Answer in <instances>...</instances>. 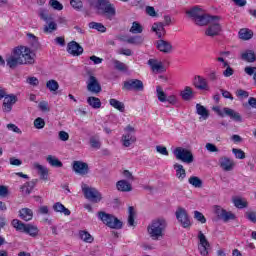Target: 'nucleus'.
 Masks as SVG:
<instances>
[{"instance_id": "obj_23", "label": "nucleus", "mask_w": 256, "mask_h": 256, "mask_svg": "<svg viewBox=\"0 0 256 256\" xmlns=\"http://www.w3.org/2000/svg\"><path fill=\"white\" fill-rule=\"evenodd\" d=\"M219 166L223 171H233L235 167V162L227 156H222L219 158Z\"/></svg>"}, {"instance_id": "obj_53", "label": "nucleus", "mask_w": 256, "mask_h": 256, "mask_svg": "<svg viewBox=\"0 0 256 256\" xmlns=\"http://www.w3.org/2000/svg\"><path fill=\"white\" fill-rule=\"evenodd\" d=\"M194 219H196V221H199L202 224L207 223V219L205 218V215H203V213L197 210L194 211Z\"/></svg>"}, {"instance_id": "obj_16", "label": "nucleus", "mask_w": 256, "mask_h": 256, "mask_svg": "<svg viewBox=\"0 0 256 256\" xmlns=\"http://www.w3.org/2000/svg\"><path fill=\"white\" fill-rule=\"evenodd\" d=\"M176 219L181 223L182 227L184 229H188V227H191V220L189 219V214H187V210L185 208L179 207L176 210Z\"/></svg>"}, {"instance_id": "obj_14", "label": "nucleus", "mask_w": 256, "mask_h": 256, "mask_svg": "<svg viewBox=\"0 0 256 256\" xmlns=\"http://www.w3.org/2000/svg\"><path fill=\"white\" fill-rule=\"evenodd\" d=\"M214 213L218 219L227 223L229 221H235L237 217L232 212L223 209L221 206H215Z\"/></svg>"}, {"instance_id": "obj_25", "label": "nucleus", "mask_w": 256, "mask_h": 256, "mask_svg": "<svg viewBox=\"0 0 256 256\" xmlns=\"http://www.w3.org/2000/svg\"><path fill=\"white\" fill-rule=\"evenodd\" d=\"M194 87L200 91H209V85L207 84V79L198 75L194 77Z\"/></svg>"}, {"instance_id": "obj_3", "label": "nucleus", "mask_w": 256, "mask_h": 256, "mask_svg": "<svg viewBox=\"0 0 256 256\" xmlns=\"http://www.w3.org/2000/svg\"><path fill=\"white\" fill-rule=\"evenodd\" d=\"M96 7L102 17H106L109 21H113V18L117 15L115 6L109 0H97Z\"/></svg>"}, {"instance_id": "obj_56", "label": "nucleus", "mask_w": 256, "mask_h": 256, "mask_svg": "<svg viewBox=\"0 0 256 256\" xmlns=\"http://www.w3.org/2000/svg\"><path fill=\"white\" fill-rule=\"evenodd\" d=\"M245 218L250 221L251 223H256V212L249 211L245 213Z\"/></svg>"}, {"instance_id": "obj_52", "label": "nucleus", "mask_w": 256, "mask_h": 256, "mask_svg": "<svg viewBox=\"0 0 256 256\" xmlns=\"http://www.w3.org/2000/svg\"><path fill=\"white\" fill-rule=\"evenodd\" d=\"M70 5L76 11H81V9H83V2L81 0H70Z\"/></svg>"}, {"instance_id": "obj_35", "label": "nucleus", "mask_w": 256, "mask_h": 256, "mask_svg": "<svg viewBox=\"0 0 256 256\" xmlns=\"http://www.w3.org/2000/svg\"><path fill=\"white\" fill-rule=\"evenodd\" d=\"M20 218L23 219V221H31L33 219V210L29 208H22L19 211Z\"/></svg>"}, {"instance_id": "obj_11", "label": "nucleus", "mask_w": 256, "mask_h": 256, "mask_svg": "<svg viewBox=\"0 0 256 256\" xmlns=\"http://www.w3.org/2000/svg\"><path fill=\"white\" fill-rule=\"evenodd\" d=\"M198 251L200 255L207 256L209 255V250L211 249V244L209 243V240H207V236L203 233V231L198 232Z\"/></svg>"}, {"instance_id": "obj_27", "label": "nucleus", "mask_w": 256, "mask_h": 256, "mask_svg": "<svg viewBox=\"0 0 256 256\" xmlns=\"http://www.w3.org/2000/svg\"><path fill=\"white\" fill-rule=\"evenodd\" d=\"M116 189L122 193H129V191H133V186L127 180H119L116 183Z\"/></svg>"}, {"instance_id": "obj_43", "label": "nucleus", "mask_w": 256, "mask_h": 256, "mask_svg": "<svg viewBox=\"0 0 256 256\" xmlns=\"http://www.w3.org/2000/svg\"><path fill=\"white\" fill-rule=\"evenodd\" d=\"M79 237L85 243H93V236H91V234L88 231H79Z\"/></svg>"}, {"instance_id": "obj_6", "label": "nucleus", "mask_w": 256, "mask_h": 256, "mask_svg": "<svg viewBox=\"0 0 256 256\" xmlns=\"http://www.w3.org/2000/svg\"><path fill=\"white\" fill-rule=\"evenodd\" d=\"M82 193L88 201L91 203H101V199H103V195L97 188L90 187L89 185L82 183L81 184Z\"/></svg>"}, {"instance_id": "obj_37", "label": "nucleus", "mask_w": 256, "mask_h": 256, "mask_svg": "<svg viewBox=\"0 0 256 256\" xmlns=\"http://www.w3.org/2000/svg\"><path fill=\"white\" fill-rule=\"evenodd\" d=\"M112 63L114 65V69H116V71H120L121 73H127V71H129V67L125 63H123L117 59H113Z\"/></svg>"}, {"instance_id": "obj_34", "label": "nucleus", "mask_w": 256, "mask_h": 256, "mask_svg": "<svg viewBox=\"0 0 256 256\" xmlns=\"http://www.w3.org/2000/svg\"><path fill=\"white\" fill-rule=\"evenodd\" d=\"M53 209L56 211V213H63L66 216L71 215V210L66 208L65 205H63L61 202H56L53 205Z\"/></svg>"}, {"instance_id": "obj_46", "label": "nucleus", "mask_w": 256, "mask_h": 256, "mask_svg": "<svg viewBox=\"0 0 256 256\" xmlns=\"http://www.w3.org/2000/svg\"><path fill=\"white\" fill-rule=\"evenodd\" d=\"M128 225L130 227H135V209L133 208V206H130L128 208Z\"/></svg>"}, {"instance_id": "obj_5", "label": "nucleus", "mask_w": 256, "mask_h": 256, "mask_svg": "<svg viewBox=\"0 0 256 256\" xmlns=\"http://www.w3.org/2000/svg\"><path fill=\"white\" fill-rule=\"evenodd\" d=\"M97 217L102 221V223H104V225L110 227V229H121L123 227V222L112 214L99 211L97 213Z\"/></svg>"}, {"instance_id": "obj_41", "label": "nucleus", "mask_w": 256, "mask_h": 256, "mask_svg": "<svg viewBox=\"0 0 256 256\" xmlns=\"http://www.w3.org/2000/svg\"><path fill=\"white\" fill-rule=\"evenodd\" d=\"M196 113L203 117V119H209V111L201 104H196Z\"/></svg>"}, {"instance_id": "obj_64", "label": "nucleus", "mask_w": 256, "mask_h": 256, "mask_svg": "<svg viewBox=\"0 0 256 256\" xmlns=\"http://www.w3.org/2000/svg\"><path fill=\"white\" fill-rule=\"evenodd\" d=\"M177 96L175 95H170L166 98V102L169 103L170 105H177Z\"/></svg>"}, {"instance_id": "obj_18", "label": "nucleus", "mask_w": 256, "mask_h": 256, "mask_svg": "<svg viewBox=\"0 0 256 256\" xmlns=\"http://www.w3.org/2000/svg\"><path fill=\"white\" fill-rule=\"evenodd\" d=\"M156 49L165 55H169V53H173V44L167 40L160 39L156 41Z\"/></svg>"}, {"instance_id": "obj_61", "label": "nucleus", "mask_w": 256, "mask_h": 256, "mask_svg": "<svg viewBox=\"0 0 256 256\" xmlns=\"http://www.w3.org/2000/svg\"><path fill=\"white\" fill-rule=\"evenodd\" d=\"M9 195V188L5 185H0V197H7Z\"/></svg>"}, {"instance_id": "obj_40", "label": "nucleus", "mask_w": 256, "mask_h": 256, "mask_svg": "<svg viewBox=\"0 0 256 256\" xmlns=\"http://www.w3.org/2000/svg\"><path fill=\"white\" fill-rule=\"evenodd\" d=\"M188 183H190V185H192V187H195L196 189H201V187H203V180H201V178L197 176H191L188 179Z\"/></svg>"}, {"instance_id": "obj_9", "label": "nucleus", "mask_w": 256, "mask_h": 256, "mask_svg": "<svg viewBox=\"0 0 256 256\" xmlns=\"http://www.w3.org/2000/svg\"><path fill=\"white\" fill-rule=\"evenodd\" d=\"M173 155L178 161H182V163H186L187 165H191V163L195 161L193 152L187 148L176 147L173 151Z\"/></svg>"}, {"instance_id": "obj_31", "label": "nucleus", "mask_w": 256, "mask_h": 256, "mask_svg": "<svg viewBox=\"0 0 256 256\" xmlns=\"http://www.w3.org/2000/svg\"><path fill=\"white\" fill-rule=\"evenodd\" d=\"M242 61H246V63H255L256 55L253 50H246L241 54Z\"/></svg>"}, {"instance_id": "obj_38", "label": "nucleus", "mask_w": 256, "mask_h": 256, "mask_svg": "<svg viewBox=\"0 0 256 256\" xmlns=\"http://www.w3.org/2000/svg\"><path fill=\"white\" fill-rule=\"evenodd\" d=\"M46 161L47 163H49V165H51V167H57V168L63 167V162H61V160H59L53 155H48L46 157Z\"/></svg>"}, {"instance_id": "obj_36", "label": "nucleus", "mask_w": 256, "mask_h": 256, "mask_svg": "<svg viewBox=\"0 0 256 256\" xmlns=\"http://www.w3.org/2000/svg\"><path fill=\"white\" fill-rule=\"evenodd\" d=\"M109 103L111 105V107H114V109H117V111H120V113H125V103L112 98L109 100Z\"/></svg>"}, {"instance_id": "obj_39", "label": "nucleus", "mask_w": 256, "mask_h": 256, "mask_svg": "<svg viewBox=\"0 0 256 256\" xmlns=\"http://www.w3.org/2000/svg\"><path fill=\"white\" fill-rule=\"evenodd\" d=\"M87 103L90 105V107H92V109H101V99L95 96L88 97Z\"/></svg>"}, {"instance_id": "obj_20", "label": "nucleus", "mask_w": 256, "mask_h": 256, "mask_svg": "<svg viewBox=\"0 0 256 256\" xmlns=\"http://www.w3.org/2000/svg\"><path fill=\"white\" fill-rule=\"evenodd\" d=\"M17 103V96L14 94L6 95L3 102V111L5 113H11L13 105Z\"/></svg>"}, {"instance_id": "obj_59", "label": "nucleus", "mask_w": 256, "mask_h": 256, "mask_svg": "<svg viewBox=\"0 0 256 256\" xmlns=\"http://www.w3.org/2000/svg\"><path fill=\"white\" fill-rule=\"evenodd\" d=\"M156 151L157 153H160V155H165V156L169 155V151L165 146H161V145L156 146Z\"/></svg>"}, {"instance_id": "obj_48", "label": "nucleus", "mask_w": 256, "mask_h": 256, "mask_svg": "<svg viewBox=\"0 0 256 256\" xmlns=\"http://www.w3.org/2000/svg\"><path fill=\"white\" fill-rule=\"evenodd\" d=\"M130 33H133L134 35L143 33V26H141L139 22H133L132 27L130 28Z\"/></svg>"}, {"instance_id": "obj_4", "label": "nucleus", "mask_w": 256, "mask_h": 256, "mask_svg": "<svg viewBox=\"0 0 256 256\" xmlns=\"http://www.w3.org/2000/svg\"><path fill=\"white\" fill-rule=\"evenodd\" d=\"M12 226L16 231H20V233H26V235H30V237H37L39 235V228L33 224H25L19 219L12 220Z\"/></svg>"}, {"instance_id": "obj_51", "label": "nucleus", "mask_w": 256, "mask_h": 256, "mask_svg": "<svg viewBox=\"0 0 256 256\" xmlns=\"http://www.w3.org/2000/svg\"><path fill=\"white\" fill-rule=\"evenodd\" d=\"M49 5L50 7H52V9H55L56 11H63V4H61V2L57 0H50Z\"/></svg>"}, {"instance_id": "obj_24", "label": "nucleus", "mask_w": 256, "mask_h": 256, "mask_svg": "<svg viewBox=\"0 0 256 256\" xmlns=\"http://www.w3.org/2000/svg\"><path fill=\"white\" fill-rule=\"evenodd\" d=\"M33 169L38 172V175H40V179H42L43 181H47L49 179V169H47L46 166L34 162Z\"/></svg>"}, {"instance_id": "obj_8", "label": "nucleus", "mask_w": 256, "mask_h": 256, "mask_svg": "<svg viewBox=\"0 0 256 256\" xmlns=\"http://www.w3.org/2000/svg\"><path fill=\"white\" fill-rule=\"evenodd\" d=\"M221 16H211L208 18L207 25L208 28L205 31L207 37H217L221 33Z\"/></svg>"}, {"instance_id": "obj_47", "label": "nucleus", "mask_w": 256, "mask_h": 256, "mask_svg": "<svg viewBox=\"0 0 256 256\" xmlns=\"http://www.w3.org/2000/svg\"><path fill=\"white\" fill-rule=\"evenodd\" d=\"M143 41L142 36H132L126 40V43H129V45H142Z\"/></svg>"}, {"instance_id": "obj_30", "label": "nucleus", "mask_w": 256, "mask_h": 256, "mask_svg": "<svg viewBox=\"0 0 256 256\" xmlns=\"http://www.w3.org/2000/svg\"><path fill=\"white\" fill-rule=\"evenodd\" d=\"M174 170L176 171V177L179 179V181H183L187 177V172L185 171V168L183 165L179 163H175L173 165Z\"/></svg>"}, {"instance_id": "obj_32", "label": "nucleus", "mask_w": 256, "mask_h": 256, "mask_svg": "<svg viewBox=\"0 0 256 256\" xmlns=\"http://www.w3.org/2000/svg\"><path fill=\"white\" fill-rule=\"evenodd\" d=\"M180 96L184 101H191L195 97V92L189 86H186L183 91L180 92Z\"/></svg>"}, {"instance_id": "obj_45", "label": "nucleus", "mask_w": 256, "mask_h": 256, "mask_svg": "<svg viewBox=\"0 0 256 256\" xmlns=\"http://www.w3.org/2000/svg\"><path fill=\"white\" fill-rule=\"evenodd\" d=\"M234 205L237 207V209H245L249 207V203L247 200L242 198H236L233 200Z\"/></svg>"}, {"instance_id": "obj_28", "label": "nucleus", "mask_w": 256, "mask_h": 256, "mask_svg": "<svg viewBox=\"0 0 256 256\" xmlns=\"http://www.w3.org/2000/svg\"><path fill=\"white\" fill-rule=\"evenodd\" d=\"M137 137L133 133H125L122 135V145L124 147H131L133 143H136Z\"/></svg>"}, {"instance_id": "obj_60", "label": "nucleus", "mask_w": 256, "mask_h": 256, "mask_svg": "<svg viewBox=\"0 0 256 256\" xmlns=\"http://www.w3.org/2000/svg\"><path fill=\"white\" fill-rule=\"evenodd\" d=\"M26 83L32 85V87H37V85H39V79H37V77H28Z\"/></svg>"}, {"instance_id": "obj_19", "label": "nucleus", "mask_w": 256, "mask_h": 256, "mask_svg": "<svg viewBox=\"0 0 256 256\" xmlns=\"http://www.w3.org/2000/svg\"><path fill=\"white\" fill-rule=\"evenodd\" d=\"M67 51L70 55H73V57H79L83 55V46H80V44L75 41H71L67 45Z\"/></svg>"}, {"instance_id": "obj_55", "label": "nucleus", "mask_w": 256, "mask_h": 256, "mask_svg": "<svg viewBox=\"0 0 256 256\" xmlns=\"http://www.w3.org/2000/svg\"><path fill=\"white\" fill-rule=\"evenodd\" d=\"M232 153L235 155L236 159H245V152L238 148H233Z\"/></svg>"}, {"instance_id": "obj_10", "label": "nucleus", "mask_w": 256, "mask_h": 256, "mask_svg": "<svg viewBox=\"0 0 256 256\" xmlns=\"http://www.w3.org/2000/svg\"><path fill=\"white\" fill-rule=\"evenodd\" d=\"M123 91H144L145 85L143 84V81L139 79H130L127 81H124L122 86Z\"/></svg>"}, {"instance_id": "obj_26", "label": "nucleus", "mask_w": 256, "mask_h": 256, "mask_svg": "<svg viewBox=\"0 0 256 256\" xmlns=\"http://www.w3.org/2000/svg\"><path fill=\"white\" fill-rule=\"evenodd\" d=\"M151 29L154 33H156L158 39H162L167 33L165 30V24L163 22H155Z\"/></svg>"}, {"instance_id": "obj_62", "label": "nucleus", "mask_w": 256, "mask_h": 256, "mask_svg": "<svg viewBox=\"0 0 256 256\" xmlns=\"http://www.w3.org/2000/svg\"><path fill=\"white\" fill-rule=\"evenodd\" d=\"M244 72L246 73V75H249L251 77V75H255L256 67L247 66V67L244 68Z\"/></svg>"}, {"instance_id": "obj_33", "label": "nucleus", "mask_w": 256, "mask_h": 256, "mask_svg": "<svg viewBox=\"0 0 256 256\" xmlns=\"http://www.w3.org/2000/svg\"><path fill=\"white\" fill-rule=\"evenodd\" d=\"M38 180L34 179L30 182H26L22 187L21 190L23 193H25V195H30L31 191H33V189H35V185H37Z\"/></svg>"}, {"instance_id": "obj_50", "label": "nucleus", "mask_w": 256, "mask_h": 256, "mask_svg": "<svg viewBox=\"0 0 256 256\" xmlns=\"http://www.w3.org/2000/svg\"><path fill=\"white\" fill-rule=\"evenodd\" d=\"M46 87L49 89V91H57L59 89V82L56 80H49L46 83Z\"/></svg>"}, {"instance_id": "obj_42", "label": "nucleus", "mask_w": 256, "mask_h": 256, "mask_svg": "<svg viewBox=\"0 0 256 256\" xmlns=\"http://www.w3.org/2000/svg\"><path fill=\"white\" fill-rule=\"evenodd\" d=\"M88 27L90 29H95L96 31H99V33H105L107 31V27H105L103 23H99V22H90L88 24Z\"/></svg>"}, {"instance_id": "obj_58", "label": "nucleus", "mask_w": 256, "mask_h": 256, "mask_svg": "<svg viewBox=\"0 0 256 256\" xmlns=\"http://www.w3.org/2000/svg\"><path fill=\"white\" fill-rule=\"evenodd\" d=\"M236 95L240 99H247V97H249V92H247L246 90H243V89H239L236 91Z\"/></svg>"}, {"instance_id": "obj_15", "label": "nucleus", "mask_w": 256, "mask_h": 256, "mask_svg": "<svg viewBox=\"0 0 256 256\" xmlns=\"http://www.w3.org/2000/svg\"><path fill=\"white\" fill-rule=\"evenodd\" d=\"M16 49H19V51H21L23 65H33L35 63V54L31 52V49L25 46L16 47Z\"/></svg>"}, {"instance_id": "obj_29", "label": "nucleus", "mask_w": 256, "mask_h": 256, "mask_svg": "<svg viewBox=\"0 0 256 256\" xmlns=\"http://www.w3.org/2000/svg\"><path fill=\"white\" fill-rule=\"evenodd\" d=\"M238 37L242 41H249L253 39V30L249 28H241L238 32Z\"/></svg>"}, {"instance_id": "obj_54", "label": "nucleus", "mask_w": 256, "mask_h": 256, "mask_svg": "<svg viewBox=\"0 0 256 256\" xmlns=\"http://www.w3.org/2000/svg\"><path fill=\"white\" fill-rule=\"evenodd\" d=\"M34 127L36 129H43L45 127V120L41 117H38L34 120Z\"/></svg>"}, {"instance_id": "obj_44", "label": "nucleus", "mask_w": 256, "mask_h": 256, "mask_svg": "<svg viewBox=\"0 0 256 256\" xmlns=\"http://www.w3.org/2000/svg\"><path fill=\"white\" fill-rule=\"evenodd\" d=\"M156 95L160 103H167V94L163 91V88H161V86L156 87Z\"/></svg>"}, {"instance_id": "obj_1", "label": "nucleus", "mask_w": 256, "mask_h": 256, "mask_svg": "<svg viewBox=\"0 0 256 256\" xmlns=\"http://www.w3.org/2000/svg\"><path fill=\"white\" fill-rule=\"evenodd\" d=\"M167 229V220L164 218H157L153 220L147 227V232L153 241H161Z\"/></svg>"}, {"instance_id": "obj_17", "label": "nucleus", "mask_w": 256, "mask_h": 256, "mask_svg": "<svg viewBox=\"0 0 256 256\" xmlns=\"http://www.w3.org/2000/svg\"><path fill=\"white\" fill-rule=\"evenodd\" d=\"M87 91L90 93H93L94 95L99 94L100 91H102L101 84L99 83V80L93 75H90L87 80Z\"/></svg>"}, {"instance_id": "obj_57", "label": "nucleus", "mask_w": 256, "mask_h": 256, "mask_svg": "<svg viewBox=\"0 0 256 256\" xmlns=\"http://www.w3.org/2000/svg\"><path fill=\"white\" fill-rule=\"evenodd\" d=\"M7 129L9 131H13V133H17L18 135H21V133H23V131H21V128H18L17 125L13 123L7 124Z\"/></svg>"}, {"instance_id": "obj_12", "label": "nucleus", "mask_w": 256, "mask_h": 256, "mask_svg": "<svg viewBox=\"0 0 256 256\" xmlns=\"http://www.w3.org/2000/svg\"><path fill=\"white\" fill-rule=\"evenodd\" d=\"M217 113L220 117H225L226 115V117H230V119L236 123H243V117L241 114L229 107H224L223 111L217 110Z\"/></svg>"}, {"instance_id": "obj_63", "label": "nucleus", "mask_w": 256, "mask_h": 256, "mask_svg": "<svg viewBox=\"0 0 256 256\" xmlns=\"http://www.w3.org/2000/svg\"><path fill=\"white\" fill-rule=\"evenodd\" d=\"M58 137H59L60 141H69V133H67L65 131H60L58 133Z\"/></svg>"}, {"instance_id": "obj_21", "label": "nucleus", "mask_w": 256, "mask_h": 256, "mask_svg": "<svg viewBox=\"0 0 256 256\" xmlns=\"http://www.w3.org/2000/svg\"><path fill=\"white\" fill-rule=\"evenodd\" d=\"M148 65L151 67L153 73H165V71H167V68L165 65H163V62L157 59H149Z\"/></svg>"}, {"instance_id": "obj_22", "label": "nucleus", "mask_w": 256, "mask_h": 256, "mask_svg": "<svg viewBox=\"0 0 256 256\" xmlns=\"http://www.w3.org/2000/svg\"><path fill=\"white\" fill-rule=\"evenodd\" d=\"M73 171L78 175H87V173H89V165L82 161H74Z\"/></svg>"}, {"instance_id": "obj_49", "label": "nucleus", "mask_w": 256, "mask_h": 256, "mask_svg": "<svg viewBox=\"0 0 256 256\" xmlns=\"http://www.w3.org/2000/svg\"><path fill=\"white\" fill-rule=\"evenodd\" d=\"M89 144L92 147V149H101V141H99V137H90Z\"/></svg>"}, {"instance_id": "obj_7", "label": "nucleus", "mask_w": 256, "mask_h": 256, "mask_svg": "<svg viewBox=\"0 0 256 256\" xmlns=\"http://www.w3.org/2000/svg\"><path fill=\"white\" fill-rule=\"evenodd\" d=\"M186 13L195 21L196 25H199L200 27L207 25V21H209L208 18L211 16L209 14H204L198 6L186 11Z\"/></svg>"}, {"instance_id": "obj_2", "label": "nucleus", "mask_w": 256, "mask_h": 256, "mask_svg": "<svg viewBox=\"0 0 256 256\" xmlns=\"http://www.w3.org/2000/svg\"><path fill=\"white\" fill-rule=\"evenodd\" d=\"M38 16L46 24L43 26V33L46 35H51L54 31H57V22L53 19V14L49 13L47 9H40L38 11Z\"/></svg>"}, {"instance_id": "obj_13", "label": "nucleus", "mask_w": 256, "mask_h": 256, "mask_svg": "<svg viewBox=\"0 0 256 256\" xmlns=\"http://www.w3.org/2000/svg\"><path fill=\"white\" fill-rule=\"evenodd\" d=\"M6 63L10 69H15L17 65H23V58L21 57V50L14 48L13 54L6 59Z\"/></svg>"}]
</instances>
